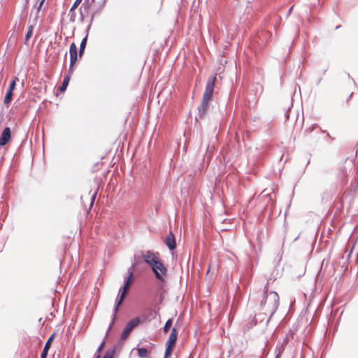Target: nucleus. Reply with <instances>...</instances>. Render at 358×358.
<instances>
[{
    "label": "nucleus",
    "mask_w": 358,
    "mask_h": 358,
    "mask_svg": "<svg viewBox=\"0 0 358 358\" xmlns=\"http://www.w3.org/2000/svg\"><path fill=\"white\" fill-rule=\"evenodd\" d=\"M292 7H291V8H289V11H288V13H290V12L292 11Z\"/></svg>",
    "instance_id": "nucleus-23"
},
{
    "label": "nucleus",
    "mask_w": 358,
    "mask_h": 358,
    "mask_svg": "<svg viewBox=\"0 0 358 358\" xmlns=\"http://www.w3.org/2000/svg\"><path fill=\"white\" fill-rule=\"evenodd\" d=\"M151 268L157 280L160 281L164 280L167 269L160 260L154 264Z\"/></svg>",
    "instance_id": "nucleus-3"
},
{
    "label": "nucleus",
    "mask_w": 358,
    "mask_h": 358,
    "mask_svg": "<svg viewBox=\"0 0 358 358\" xmlns=\"http://www.w3.org/2000/svg\"><path fill=\"white\" fill-rule=\"evenodd\" d=\"M33 29H34V27H33L32 25L29 26L28 31H27V34L25 36V41H27L31 38V36L32 35Z\"/></svg>",
    "instance_id": "nucleus-18"
},
{
    "label": "nucleus",
    "mask_w": 358,
    "mask_h": 358,
    "mask_svg": "<svg viewBox=\"0 0 358 358\" xmlns=\"http://www.w3.org/2000/svg\"><path fill=\"white\" fill-rule=\"evenodd\" d=\"M17 80V78H15L14 80L10 83L8 90L4 97L3 103L5 105H8L11 100L13 96V91L15 87L16 81Z\"/></svg>",
    "instance_id": "nucleus-9"
},
{
    "label": "nucleus",
    "mask_w": 358,
    "mask_h": 358,
    "mask_svg": "<svg viewBox=\"0 0 358 358\" xmlns=\"http://www.w3.org/2000/svg\"><path fill=\"white\" fill-rule=\"evenodd\" d=\"M138 355L140 357H145L148 355V350L145 348H141L138 349Z\"/></svg>",
    "instance_id": "nucleus-15"
},
{
    "label": "nucleus",
    "mask_w": 358,
    "mask_h": 358,
    "mask_svg": "<svg viewBox=\"0 0 358 358\" xmlns=\"http://www.w3.org/2000/svg\"><path fill=\"white\" fill-rule=\"evenodd\" d=\"M69 80H70V78H69V76H66L64 78L63 83H62V86L59 88L61 92H64V91L66 90V87H67V86L69 85Z\"/></svg>",
    "instance_id": "nucleus-14"
},
{
    "label": "nucleus",
    "mask_w": 358,
    "mask_h": 358,
    "mask_svg": "<svg viewBox=\"0 0 358 358\" xmlns=\"http://www.w3.org/2000/svg\"><path fill=\"white\" fill-rule=\"evenodd\" d=\"M165 243L170 250H173L176 248V238L172 232H170L165 240Z\"/></svg>",
    "instance_id": "nucleus-11"
},
{
    "label": "nucleus",
    "mask_w": 358,
    "mask_h": 358,
    "mask_svg": "<svg viewBox=\"0 0 358 358\" xmlns=\"http://www.w3.org/2000/svg\"><path fill=\"white\" fill-rule=\"evenodd\" d=\"M209 102L210 101H205L204 100H202L201 105L198 108L200 117H202L208 110Z\"/></svg>",
    "instance_id": "nucleus-12"
},
{
    "label": "nucleus",
    "mask_w": 358,
    "mask_h": 358,
    "mask_svg": "<svg viewBox=\"0 0 358 358\" xmlns=\"http://www.w3.org/2000/svg\"><path fill=\"white\" fill-rule=\"evenodd\" d=\"M279 304V296L275 292H268L267 290L264 296V299L261 302L264 309L269 312L271 314H273L277 310Z\"/></svg>",
    "instance_id": "nucleus-1"
},
{
    "label": "nucleus",
    "mask_w": 358,
    "mask_h": 358,
    "mask_svg": "<svg viewBox=\"0 0 358 358\" xmlns=\"http://www.w3.org/2000/svg\"><path fill=\"white\" fill-rule=\"evenodd\" d=\"M172 323L173 322L171 319L167 320L164 327V331L165 333L169 331L170 328L171 327Z\"/></svg>",
    "instance_id": "nucleus-17"
},
{
    "label": "nucleus",
    "mask_w": 358,
    "mask_h": 358,
    "mask_svg": "<svg viewBox=\"0 0 358 358\" xmlns=\"http://www.w3.org/2000/svg\"><path fill=\"white\" fill-rule=\"evenodd\" d=\"M143 260L145 262L152 267L158 261H159L158 254L152 252H147L143 255Z\"/></svg>",
    "instance_id": "nucleus-7"
},
{
    "label": "nucleus",
    "mask_w": 358,
    "mask_h": 358,
    "mask_svg": "<svg viewBox=\"0 0 358 358\" xmlns=\"http://www.w3.org/2000/svg\"><path fill=\"white\" fill-rule=\"evenodd\" d=\"M128 273H129V276L128 277H125L124 278V285L122 288H120V292H121V295L119 298V299L117 300V303H116V307L115 308V311L117 312V310H118V307L122 304L127 293V291L129 288V286H130V284H131V279L133 278V268H130L129 270H128Z\"/></svg>",
    "instance_id": "nucleus-2"
},
{
    "label": "nucleus",
    "mask_w": 358,
    "mask_h": 358,
    "mask_svg": "<svg viewBox=\"0 0 358 358\" xmlns=\"http://www.w3.org/2000/svg\"><path fill=\"white\" fill-rule=\"evenodd\" d=\"M10 139V129L6 127L0 136V146H3L9 142Z\"/></svg>",
    "instance_id": "nucleus-10"
},
{
    "label": "nucleus",
    "mask_w": 358,
    "mask_h": 358,
    "mask_svg": "<svg viewBox=\"0 0 358 358\" xmlns=\"http://www.w3.org/2000/svg\"><path fill=\"white\" fill-rule=\"evenodd\" d=\"M114 350L108 351L104 355L103 358H113Z\"/></svg>",
    "instance_id": "nucleus-20"
},
{
    "label": "nucleus",
    "mask_w": 358,
    "mask_h": 358,
    "mask_svg": "<svg viewBox=\"0 0 358 358\" xmlns=\"http://www.w3.org/2000/svg\"><path fill=\"white\" fill-rule=\"evenodd\" d=\"M96 358H100V355H98V356L96 357Z\"/></svg>",
    "instance_id": "nucleus-24"
},
{
    "label": "nucleus",
    "mask_w": 358,
    "mask_h": 358,
    "mask_svg": "<svg viewBox=\"0 0 358 358\" xmlns=\"http://www.w3.org/2000/svg\"><path fill=\"white\" fill-rule=\"evenodd\" d=\"M82 1L83 0H76V1L74 2V3L73 4V6L71 8V11H73L76 8H77L78 6H79V4L81 3Z\"/></svg>",
    "instance_id": "nucleus-19"
},
{
    "label": "nucleus",
    "mask_w": 358,
    "mask_h": 358,
    "mask_svg": "<svg viewBox=\"0 0 358 358\" xmlns=\"http://www.w3.org/2000/svg\"><path fill=\"white\" fill-rule=\"evenodd\" d=\"M70 53V71H73V66L76 64L78 59L77 47L74 43H72L69 49Z\"/></svg>",
    "instance_id": "nucleus-8"
},
{
    "label": "nucleus",
    "mask_w": 358,
    "mask_h": 358,
    "mask_svg": "<svg viewBox=\"0 0 358 358\" xmlns=\"http://www.w3.org/2000/svg\"><path fill=\"white\" fill-rule=\"evenodd\" d=\"M140 324V320L138 317H135L130 320L126 325L124 331L121 334V339L125 340L132 331V330Z\"/></svg>",
    "instance_id": "nucleus-5"
},
{
    "label": "nucleus",
    "mask_w": 358,
    "mask_h": 358,
    "mask_svg": "<svg viewBox=\"0 0 358 358\" xmlns=\"http://www.w3.org/2000/svg\"><path fill=\"white\" fill-rule=\"evenodd\" d=\"M104 345H105V343H104V342H103V343L100 345V346H99V349H98V352H100V351L102 350V348H103Z\"/></svg>",
    "instance_id": "nucleus-21"
},
{
    "label": "nucleus",
    "mask_w": 358,
    "mask_h": 358,
    "mask_svg": "<svg viewBox=\"0 0 358 358\" xmlns=\"http://www.w3.org/2000/svg\"><path fill=\"white\" fill-rule=\"evenodd\" d=\"M44 1H45V0H41V3H40V5H39V6H38V10H40V8H41V6H42V5H43V3Z\"/></svg>",
    "instance_id": "nucleus-22"
},
{
    "label": "nucleus",
    "mask_w": 358,
    "mask_h": 358,
    "mask_svg": "<svg viewBox=\"0 0 358 358\" xmlns=\"http://www.w3.org/2000/svg\"><path fill=\"white\" fill-rule=\"evenodd\" d=\"M86 43H87V37L84 38L83 39V41H81L80 47V56L82 55V54L85 48Z\"/></svg>",
    "instance_id": "nucleus-16"
},
{
    "label": "nucleus",
    "mask_w": 358,
    "mask_h": 358,
    "mask_svg": "<svg viewBox=\"0 0 358 358\" xmlns=\"http://www.w3.org/2000/svg\"><path fill=\"white\" fill-rule=\"evenodd\" d=\"M177 341V333L176 329L173 328L172 329V332L169 336V338L166 343V352L164 355V358H169L172 353L173 349L175 346L176 342Z\"/></svg>",
    "instance_id": "nucleus-4"
},
{
    "label": "nucleus",
    "mask_w": 358,
    "mask_h": 358,
    "mask_svg": "<svg viewBox=\"0 0 358 358\" xmlns=\"http://www.w3.org/2000/svg\"><path fill=\"white\" fill-rule=\"evenodd\" d=\"M278 357H279V355H278L276 356V358H278Z\"/></svg>",
    "instance_id": "nucleus-25"
},
{
    "label": "nucleus",
    "mask_w": 358,
    "mask_h": 358,
    "mask_svg": "<svg viewBox=\"0 0 358 358\" xmlns=\"http://www.w3.org/2000/svg\"><path fill=\"white\" fill-rule=\"evenodd\" d=\"M215 80L216 77L214 76L211 80H209L206 84V90L203 96V100L205 101H210L211 99Z\"/></svg>",
    "instance_id": "nucleus-6"
},
{
    "label": "nucleus",
    "mask_w": 358,
    "mask_h": 358,
    "mask_svg": "<svg viewBox=\"0 0 358 358\" xmlns=\"http://www.w3.org/2000/svg\"><path fill=\"white\" fill-rule=\"evenodd\" d=\"M53 336H54V335H52L47 341V342L45 345V347L43 348V350L41 353V358H46L47 357V355H48V350L50 348L51 343L53 339Z\"/></svg>",
    "instance_id": "nucleus-13"
}]
</instances>
